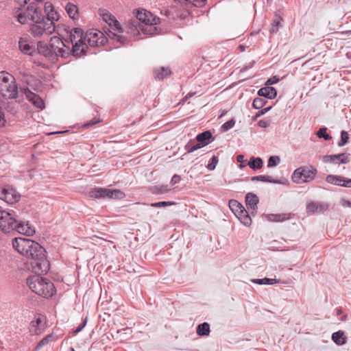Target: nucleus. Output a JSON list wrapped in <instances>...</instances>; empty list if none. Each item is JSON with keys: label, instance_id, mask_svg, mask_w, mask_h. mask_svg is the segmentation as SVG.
<instances>
[{"label": "nucleus", "instance_id": "338daca9", "mask_svg": "<svg viewBox=\"0 0 351 351\" xmlns=\"http://www.w3.org/2000/svg\"><path fill=\"white\" fill-rule=\"evenodd\" d=\"M250 281L254 284H258V285H264V282H263V278H253V279H251Z\"/></svg>", "mask_w": 351, "mask_h": 351}, {"label": "nucleus", "instance_id": "4d7b16f0", "mask_svg": "<svg viewBox=\"0 0 351 351\" xmlns=\"http://www.w3.org/2000/svg\"><path fill=\"white\" fill-rule=\"evenodd\" d=\"M271 106H269L267 108H263L261 109L259 112H258L254 117V119H256L257 117H259L263 114H265L266 112H267L268 111H269L271 109Z\"/></svg>", "mask_w": 351, "mask_h": 351}, {"label": "nucleus", "instance_id": "f257e3e1", "mask_svg": "<svg viewBox=\"0 0 351 351\" xmlns=\"http://www.w3.org/2000/svg\"><path fill=\"white\" fill-rule=\"evenodd\" d=\"M21 10L16 16L17 21L21 24H25L28 21L33 23L30 25L29 32L35 38H40L43 36L52 34L56 27L52 26V23H46L43 16V10L38 7L34 2L29 3L24 10Z\"/></svg>", "mask_w": 351, "mask_h": 351}, {"label": "nucleus", "instance_id": "69168bd1", "mask_svg": "<svg viewBox=\"0 0 351 351\" xmlns=\"http://www.w3.org/2000/svg\"><path fill=\"white\" fill-rule=\"evenodd\" d=\"M256 63V62L254 60L252 61L251 62H250L247 65H245L244 66L242 69H241V71H247V69H251L254 65V64Z\"/></svg>", "mask_w": 351, "mask_h": 351}, {"label": "nucleus", "instance_id": "f704fd0d", "mask_svg": "<svg viewBox=\"0 0 351 351\" xmlns=\"http://www.w3.org/2000/svg\"><path fill=\"white\" fill-rule=\"evenodd\" d=\"M99 14L102 17L103 20L107 23H109L114 19V16L104 9H99Z\"/></svg>", "mask_w": 351, "mask_h": 351}, {"label": "nucleus", "instance_id": "680f3d73", "mask_svg": "<svg viewBox=\"0 0 351 351\" xmlns=\"http://www.w3.org/2000/svg\"><path fill=\"white\" fill-rule=\"evenodd\" d=\"M15 105L14 103H8L6 107L7 110L10 111L12 114H14L16 112V110H14V106Z\"/></svg>", "mask_w": 351, "mask_h": 351}, {"label": "nucleus", "instance_id": "5fc2aeb1", "mask_svg": "<svg viewBox=\"0 0 351 351\" xmlns=\"http://www.w3.org/2000/svg\"><path fill=\"white\" fill-rule=\"evenodd\" d=\"M193 143L194 140H190L186 145L184 146V149L187 151L188 153H192L195 152V149H193Z\"/></svg>", "mask_w": 351, "mask_h": 351}, {"label": "nucleus", "instance_id": "9d476101", "mask_svg": "<svg viewBox=\"0 0 351 351\" xmlns=\"http://www.w3.org/2000/svg\"><path fill=\"white\" fill-rule=\"evenodd\" d=\"M21 195L10 185L0 188V199L8 204H14L19 201Z\"/></svg>", "mask_w": 351, "mask_h": 351}, {"label": "nucleus", "instance_id": "0e129e2a", "mask_svg": "<svg viewBox=\"0 0 351 351\" xmlns=\"http://www.w3.org/2000/svg\"><path fill=\"white\" fill-rule=\"evenodd\" d=\"M342 186L351 188V178H345L344 183H342Z\"/></svg>", "mask_w": 351, "mask_h": 351}, {"label": "nucleus", "instance_id": "20e7f679", "mask_svg": "<svg viewBox=\"0 0 351 351\" xmlns=\"http://www.w3.org/2000/svg\"><path fill=\"white\" fill-rule=\"evenodd\" d=\"M45 250L38 243L34 244L27 258L33 260L31 263L32 271L38 274H46L50 268L49 261L47 260Z\"/></svg>", "mask_w": 351, "mask_h": 351}, {"label": "nucleus", "instance_id": "864d4df0", "mask_svg": "<svg viewBox=\"0 0 351 351\" xmlns=\"http://www.w3.org/2000/svg\"><path fill=\"white\" fill-rule=\"evenodd\" d=\"M271 121L269 119H261L258 122V126L263 128H266L269 127Z\"/></svg>", "mask_w": 351, "mask_h": 351}, {"label": "nucleus", "instance_id": "9b49d317", "mask_svg": "<svg viewBox=\"0 0 351 351\" xmlns=\"http://www.w3.org/2000/svg\"><path fill=\"white\" fill-rule=\"evenodd\" d=\"M87 49L88 45L86 40L70 43V45H69V57L73 56L75 58H80L86 54Z\"/></svg>", "mask_w": 351, "mask_h": 351}, {"label": "nucleus", "instance_id": "774afa93", "mask_svg": "<svg viewBox=\"0 0 351 351\" xmlns=\"http://www.w3.org/2000/svg\"><path fill=\"white\" fill-rule=\"evenodd\" d=\"M21 7H25L30 0H15Z\"/></svg>", "mask_w": 351, "mask_h": 351}, {"label": "nucleus", "instance_id": "4c0bfd02", "mask_svg": "<svg viewBox=\"0 0 351 351\" xmlns=\"http://www.w3.org/2000/svg\"><path fill=\"white\" fill-rule=\"evenodd\" d=\"M19 49L20 50L25 53V54H28V55H32V47L29 46V44H27L25 41H23V40H20L19 43Z\"/></svg>", "mask_w": 351, "mask_h": 351}, {"label": "nucleus", "instance_id": "0eeeda50", "mask_svg": "<svg viewBox=\"0 0 351 351\" xmlns=\"http://www.w3.org/2000/svg\"><path fill=\"white\" fill-rule=\"evenodd\" d=\"M89 196L92 198H108L121 199L125 197V193L119 189H109L106 188H94L89 192Z\"/></svg>", "mask_w": 351, "mask_h": 351}, {"label": "nucleus", "instance_id": "13d9d810", "mask_svg": "<svg viewBox=\"0 0 351 351\" xmlns=\"http://www.w3.org/2000/svg\"><path fill=\"white\" fill-rule=\"evenodd\" d=\"M263 282H264V285H274L276 282H278V280L275 278L273 279V278H264Z\"/></svg>", "mask_w": 351, "mask_h": 351}, {"label": "nucleus", "instance_id": "6e6552de", "mask_svg": "<svg viewBox=\"0 0 351 351\" xmlns=\"http://www.w3.org/2000/svg\"><path fill=\"white\" fill-rule=\"evenodd\" d=\"M229 207L243 224L245 226H250L251 225V217L243 205L237 200L230 199L229 201Z\"/></svg>", "mask_w": 351, "mask_h": 351}, {"label": "nucleus", "instance_id": "603ef678", "mask_svg": "<svg viewBox=\"0 0 351 351\" xmlns=\"http://www.w3.org/2000/svg\"><path fill=\"white\" fill-rule=\"evenodd\" d=\"M279 82V77L277 75H274L270 78H269L266 82L265 85L269 86L272 84H275Z\"/></svg>", "mask_w": 351, "mask_h": 351}, {"label": "nucleus", "instance_id": "a19ab883", "mask_svg": "<svg viewBox=\"0 0 351 351\" xmlns=\"http://www.w3.org/2000/svg\"><path fill=\"white\" fill-rule=\"evenodd\" d=\"M108 25L112 29V30L118 31L119 33L124 32L123 28L121 26L115 18L111 22H110Z\"/></svg>", "mask_w": 351, "mask_h": 351}, {"label": "nucleus", "instance_id": "09e8293b", "mask_svg": "<svg viewBox=\"0 0 351 351\" xmlns=\"http://www.w3.org/2000/svg\"><path fill=\"white\" fill-rule=\"evenodd\" d=\"M87 323V318H85L82 320V323L76 328L75 330H73V335H77L80 332H81L83 328L86 326Z\"/></svg>", "mask_w": 351, "mask_h": 351}, {"label": "nucleus", "instance_id": "2eb2a0df", "mask_svg": "<svg viewBox=\"0 0 351 351\" xmlns=\"http://www.w3.org/2000/svg\"><path fill=\"white\" fill-rule=\"evenodd\" d=\"M44 12L45 13L43 12V16L45 23L47 24L51 23L52 26H55L54 22L59 19L58 13L54 10V8L51 4L47 5V3L45 4Z\"/></svg>", "mask_w": 351, "mask_h": 351}, {"label": "nucleus", "instance_id": "f03ea898", "mask_svg": "<svg viewBox=\"0 0 351 351\" xmlns=\"http://www.w3.org/2000/svg\"><path fill=\"white\" fill-rule=\"evenodd\" d=\"M38 53L51 61L58 60V58H69V44L65 38L61 39L58 36L50 38L49 44L39 41L37 43Z\"/></svg>", "mask_w": 351, "mask_h": 351}, {"label": "nucleus", "instance_id": "f3484780", "mask_svg": "<svg viewBox=\"0 0 351 351\" xmlns=\"http://www.w3.org/2000/svg\"><path fill=\"white\" fill-rule=\"evenodd\" d=\"M65 40L70 45V43L86 40V37L82 28L74 27L71 29L69 37L65 38Z\"/></svg>", "mask_w": 351, "mask_h": 351}, {"label": "nucleus", "instance_id": "ea45409f", "mask_svg": "<svg viewBox=\"0 0 351 351\" xmlns=\"http://www.w3.org/2000/svg\"><path fill=\"white\" fill-rule=\"evenodd\" d=\"M348 141H349L348 133L345 130H342L341 132V138L338 143V145L339 147L344 146L345 145H346L348 143Z\"/></svg>", "mask_w": 351, "mask_h": 351}, {"label": "nucleus", "instance_id": "72a5a7b5", "mask_svg": "<svg viewBox=\"0 0 351 351\" xmlns=\"http://www.w3.org/2000/svg\"><path fill=\"white\" fill-rule=\"evenodd\" d=\"M282 21V19L280 16H276V19L274 20L273 23H271V27L269 29V33L270 34H274L276 32H278L279 27L282 26L281 21Z\"/></svg>", "mask_w": 351, "mask_h": 351}, {"label": "nucleus", "instance_id": "bf43d9fd", "mask_svg": "<svg viewBox=\"0 0 351 351\" xmlns=\"http://www.w3.org/2000/svg\"><path fill=\"white\" fill-rule=\"evenodd\" d=\"M43 321L41 320L40 317H38L36 319V320H34L31 322L33 326H37L38 328H40L42 327Z\"/></svg>", "mask_w": 351, "mask_h": 351}, {"label": "nucleus", "instance_id": "49530a36", "mask_svg": "<svg viewBox=\"0 0 351 351\" xmlns=\"http://www.w3.org/2000/svg\"><path fill=\"white\" fill-rule=\"evenodd\" d=\"M269 219L270 221H282L283 220L285 219V217L284 215H280V214H278V215H270L269 216Z\"/></svg>", "mask_w": 351, "mask_h": 351}, {"label": "nucleus", "instance_id": "e433bc0d", "mask_svg": "<svg viewBox=\"0 0 351 351\" xmlns=\"http://www.w3.org/2000/svg\"><path fill=\"white\" fill-rule=\"evenodd\" d=\"M52 338L53 336L51 335H49L45 337L38 342L34 350L38 351L39 350H40L44 346L48 344L51 341Z\"/></svg>", "mask_w": 351, "mask_h": 351}, {"label": "nucleus", "instance_id": "5701e85b", "mask_svg": "<svg viewBox=\"0 0 351 351\" xmlns=\"http://www.w3.org/2000/svg\"><path fill=\"white\" fill-rule=\"evenodd\" d=\"M154 77L156 80H161L171 75V71L169 67H160L154 70Z\"/></svg>", "mask_w": 351, "mask_h": 351}, {"label": "nucleus", "instance_id": "a18cd8bd", "mask_svg": "<svg viewBox=\"0 0 351 351\" xmlns=\"http://www.w3.org/2000/svg\"><path fill=\"white\" fill-rule=\"evenodd\" d=\"M176 203L174 202H165V201H162V202H156V203H153L152 204V207H165V206H171V205H174Z\"/></svg>", "mask_w": 351, "mask_h": 351}, {"label": "nucleus", "instance_id": "c756f323", "mask_svg": "<svg viewBox=\"0 0 351 351\" xmlns=\"http://www.w3.org/2000/svg\"><path fill=\"white\" fill-rule=\"evenodd\" d=\"M65 9L70 18L75 19L78 17V8L73 3H68Z\"/></svg>", "mask_w": 351, "mask_h": 351}, {"label": "nucleus", "instance_id": "de8ad7c7", "mask_svg": "<svg viewBox=\"0 0 351 351\" xmlns=\"http://www.w3.org/2000/svg\"><path fill=\"white\" fill-rule=\"evenodd\" d=\"M237 160L238 162L240 163V168H243L246 165H247V161L246 160H244V156L242 154H239L237 156Z\"/></svg>", "mask_w": 351, "mask_h": 351}, {"label": "nucleus", "instance_id": "7ed1b4c3", "mask_svg": "<svg viewBox=\"0 0 351 351\" xmlns=\"http://www.w3.org/2000/svg\"><path fill=\"white\" fill-rule=\"evenodd\" d=\"M0 229L5 234L16 232L27 236H32L35 233L34 228L28 222L17 219L14 211H0Z\"/></svg>", "mask_w": 351, "mask_h": 351}, {"label": "nucleus", "instance_id": "4468645a", "mask_svg": "<svg viewBox=\"0 0 351 351\" xmlns=\"http://www.w3.org/2000/svg\"><path fill=\"white\" fill-rule=\"evenodd\" d=\"M21 91L25 94L26 98L35 106L40 109L45 108V103L41 97H40L37 94L32 92L27 87L21 88Z\"/></svg>", "mask_w": 351, "mask_h": 351}, {"label": "nucleus", "instance_id": "8fccbe9b", "mask_svg": "<svg viewBox=\"0 0 351 351\" xmlns=\"http://www.w3.org/2000/svg\"><path fill=\"white\" fill-rule=\"evenodd\" d=\"M108 41L107 37L102 33V35L99 36L98 40L97 41V46H104Z\"/></svg>", "mask_w": 351, "mask_h": 351}, {"label": "nucleus", "instance_id": "dca6fc26", "mask_svg": "<svg viewBox=\"0 0 351 351\" xmlns=\"http://www.w3.org/2000/svg\"><path fill=\"white\" fill-rule=\"evenodd\" d=\"M323 160L324 162H330L334 164H346L350 162V158L348 155L343 153L334 155L324 156Z\"/></svg>", "mask_w": 351, "mask_h": 351}, {"label": "nucleus", "instance_id": "3c124183", "mask_svg": "<svg viewBox=\"0 0 351 351\" xmlns=\"http://www.w3.org/2000/svg\"><path fill=\"white\" fill-rule=\"evenodd\" d=\"M101 121V119H97V118H93L92 120H90V121L86 123L84 125H83V128H89L90 126H93L98 123H99Z\"/></svg>", "mask_w": 351, "mask_h": 351}, {"label": "nucleus", "instance_id": "cd10ccee", "mask_svg": "<svg viewBox=\"0 0 351 351\" xmlns=\"http://www.w3.org/2000/svg\"><path fill=\"white\" fill-rule=\"evenodd\" d=\"M263 165V160L260 157L252 156L250 160L247 162V165H249V167L254 170L260 169L262 168Z\"/></svg>", "mask_w": 351, "mask_h": 351}, {"label": "nucleus", "instance_id": "37998d69", "mask_svg": "<svg viewBox=\"0 0 351 351\" xmlns=\"http://www.w3.org/2000/svg\"><path fill=\"white\" fill-rule=\"evenodd\" d=\"M280 161V158L278 156H271L269 158L267 167H276Z\"/></svg>", "mask_w": 351, "mask_h": 351}, {"label": "nucleus", "instance_id": "aec40b11", "mask_svg": "<svg viewBox=\"0 0 351 351\" xmlns=\"http://www.w3.org/2000/svg\"><path fill=\"white\" fill-rule=\"evenodd\" d=\"M195 140L196 141L201 143L202 145L206 146L211 143L214 138L210 130H206L198 134L195 137Z\"/></svg>", "mask_w": 351, "mask_h": 351}, {"label": "nucleus", "instance_id": "1a4fd4ad", "mask_svg": "<svg viewBox=\"0 0 351 351\" xmlns=\"http://www.w3.org/2000/svg\"><path fill=\"white\" fill-rule=\"evenodd\" d=\"M36 243V241L29 239L16 237L12 240V246L19 254L27 257L28 253L31 251L32 247Z\"/></svg>", "mask_w": 351, "mask_h": 351}, {"label": "nucleus", "instance_id": "c03bdc74", "mask_svg": "<svg viewBox=\"0 0 351 351\" xmlns=\"http://www.w3.org/2000/svg\"><path fill=\"white\" fill-rule=\"evenodd\" d=\"M218 158L217 156H213L211 159H210V161L209 162V163L208 164V165L206 166V168L209 170V171H213L217 163H218Z\"/></svg>", "mask_w": 351, "mask_h": 351}, {"label": "nucleus", "instance_id": "423d86ee", "mask_svg": "<svg viewBox=\"0 0 351 351\" xmlns=\"http://www.w3.org/2000/svg\"><path fill=\"white\" fill-rule=\"evenodd\" d=\"M317 170L313 166H304L296 169L292 175V180L297 184L306 183L313 180Z\"/></svg>", "mask_w": 351, "mask_h": 351}, {"label": "nucleus", "instance_id": "ddd939ff", "mask_svg": "<svg viewBox=\"0 0 351 351\" xmlns=\"http://www.w3.org/2000/svg\"><path fill=\"white\" fill-rule=\"evenodd\" d=\"M328 208V204L326 202L311 201L306 204V213L309 215H319L324 213Z\"/></svg>", "mask_w": 351, "mask_h": 351}, {"label": "nucleus", "instance_id": "473e14b6", "mask_svg": "<svg viewBox=\"0 0 351 351\" xmlns=\"http://www.w3.org/2000/svg\"><path fill=\"white\" fill-rule=\"evenodd\" d=\"M104 31L110 38L115 40L121 44H123L126 40V38L124 36L117 34L108 28H107V30L104 29Z\"/></svg>", "mask_w": 351, "mask_h": 351}, {"label": "nucleus", "instance_id": "4be33fe9", "mask_svg": "<svg viewBox=\"0 0 351 351\" xmlns=\"http://www.w3.org/2000/svg\"><path fill=\"white\" fill-rule=\"evenodd\" d=\"M125 28L127 33L135 35L139 33V29H141V25L138 20L134 19L129 21Z\"/></svg>", "mask_w": 351, "mask_h": 351}, {"label": "nucleus", "instance_id": "052dcab7", "mask_svg": "<svg viewBox=\"0 0 351 351\" xmlns=\"http://www.w3.org/2000/svg\"><path fill=\"white\" fill-rule=\"evenodd\" d=\"M180 181V176L177 174H175L171 178L170 182L172 185H174V184L178 183Z\"/></svg>", "mask_w": 351, "mask_h": 351}, {"label": "nucleus", "instance_id": "7c9ffc66", "mask_svg": "<svg viewBox=\"0 0 351 351\" xmlns=\"http://www.w3.org/2000/svg\"><path fill=\"white\" fill-rule=\"evenodd\" d=\"M210 332V325L207 322L200 324L197 327L196 332L199 336H207Z\"/></svg>", "mask_w": 351, "mask_h": 351}, {"label": "nucleus", "instance_id": "b1692460", "mask_svg": "<svg viewBox=\"0 0 351 351\" xmlns=\"http://www.w3.org/2000/svg\"><path fill=\"white\" fill-rule=\"evenodd\" d=\"M152 18V14L150 12H146L145 10L138 11L136 14V20H138V23L140 21L145 23V25H149L151 23V19Z\"/></svg>", "mask_w": 351, "mask_h": 351}, {"label": "nucleus", "instance_id": "6e6d98bb", "mask_svg": "<svg viewBox=\"0 0 351 351\" xmlns=\"http://www.w3.org/2000/svg\"><path fill=\"white\" fill-rule=\"evenodd\" d=\"M160 18H158V17H154L152 16V18L151 19V23H149L150 26H149L148 27L149 29H153V28L155 29V27H153V25L159 24L160 23ZM149 31H151V29H149Z\"/></svg>", "mask_w": 351, "mask_h": 351}, {"label": "nucleus", "instance_id": "c85d7f7f", "mask_svg": "<svg viewBox=\"0 0 351 351\" xmlns=\"http://www.w3.org/2000/svg\"><path fill=\"white\" fill-rule=\"evenodd\" d=\"M176 2H179L181 3H184L186 5L189 6V5H191L192 6L197 7V8H202L203 7L207 0H174Z\"/></svg>", "mask_w": 351, "mask_h": 351}, {"label": "nucleus", "instance_id": "39448f33", "mask_svg": "<svg viewBox=\"0 0 351 351\" xmlns=\"http://www.w3.org/2000/svg\"><path fill=\"white\" fill-rule=\"evenodd\" d=\"M36 274L27 279V285L29 289L44 298L51 297L56 292L54 285L47 278L41 277V274Z\"/></svg>", "mask_w": 351, "mask_h": 351}, {"label": "nucleus", "instance_id": "e2e57ef3", "mask_svg": "<svg viewBox=\"0 0 351 351\" xmlns=\"http://www.w3.org/2000/svg\"><path fill=\"white\" fill-rule=\"evenodd\" d=\"M193 140H194V143H193V149H195V151L204 147V145H202V144H201V143L196 141L195 138Z\"/></svg>", "mask_w": 351, "mask_h": 351}, {"label": "nucleus", "instance_id": "393cba45", "mask_svg": "<svg viewBox=\"0 0 351 351\" xmlns=\"http://www.w3.org/2000/svg\"><path fill=\"white\" fill-rule=\"evenodd\" d=\"M345 177L337 175H328L326 178V181L331 184L342 186V183H344Z\"/></svg>", "mask_w": 351, "mask_h": 351}, {"label": "nucleus", "instance_id": "6ab92c4d", "mask_svg": "<svg viewBox=\"0 0 351 351\" xmlns=\"http://www.w3.org/2000/svg\"><path fill=\"white\" fill-rule=\"evenodd\" d=\"M259 199L256 195L248 193L245 195V204L248 210H252V213L257 209Z\"/></svg>", "mask_w": 351, "mask_h": 351}, {"label": "nucleus", "instance_id": "a211bd4d", "mask_svg": "<svg viewBox=\"0 0 351 351\" xmlns=\"http://www.w3.org/2000/svg\"><path fill=\"white\" fill-rule=\"evenodd\" d=\"M102 32L97 29H90L85 34L86 43L90 47H97V41Z\"/></svg>", "mask_w": 351, "mask_h": 351}, {"label": "nucleus", "instance_id": "bb28decb", "mask_svg": "<svg viewBox=\"0 0 351 351\" xmlns=\"http://www.w3.org/2000/svg\"><path fill=\"white\" fill-rule=\"evenodd\" d=\"M252 181H261V182H267L270 183H274V184H283L282 180H278V179H273L269 176H254L251 178Z\"/></svg>", "mask_w": 351, "mask_h": 351}, {"label": "nucleus", "instance_id": "a878e982", "mask_svg": "<svg viewBox=\"0 0 351 351\" xmlns=\"http://www.w3.org/2000/svg\"><path fill=\"white\" fill-rule=\"evenodd\" d=\"M332 339L338 346H342L346 343V337L342 330L333 332Z\"/></svg>", "mask_w": 351, "mask_h": 351}, {"label": "nucleus", "instance_id": "58836bf2", "mask_svg": "<svg viewBox=\"0 0 351 351\" xmlns=\"http://www.w3.org/2000/svg\"><path fill=\"white\" fill-rule=\"evenodd\" d=\"M267 101L261 97H256L254 99L252 106L255 109H261Z\"/></svg>", "mask_w": 351, "mask_h": 351}, {"label": "nucleus", "instance_id": "2f4dec72", "mask_svg": "<svg viewBox=\"0 0 351 351\" xmlns=\"http://www.w3.org/2000/svg\"><path fill=\"white\" fill-rule=\"evenodd\" d=\"M14 78L13 76L10 75L6 71H1L0 72V88L3 87L5 88V85L9 84L11 80Z\"/></svg>", "mask_w": 351, "mask_h": 351}, {"label": "nucleus", "instance_id": "79ce46f5", "mask_svg": "<svg viewBox=\"0 0 351 351\" xmlns=\"http://www.w3.org/2000/svg\"><path fill=\"white\" fill-rule=\"evenodd\" d=\"M235 125V120L234 119H231L230 120H228V121H226V123H224L222 125H221V130L223 132H227L229 130H230L231 128H232Z\"/></svg>", "mask_w": 351, "mask_h": 351}, {"label": "nucleus", "instance_id": "f8f14e48", "mask_svg": "<svg viewBox=\"0 0 351 351\" xmlns=\"http://www.w3.org/2000/svg\"><path fill=\"white\" fill-rule=\"evenodd\" d=\"M0 93L2 97L5 99H16L19 95V90L15 79L13 78L9 84L5 85V88H1Z\"/></svg>", "mask_w": 351, "mask_h": 351}, {"label": "nucleus", "instance_id": "412c9836", "mask_svg": "<svg viewBox=\"0 0 351 351\" xmlns=\"http://www.w3.org/2000/svg\"><path fill=\"white\" fill-rule=\"evenodd\" d=\"M258 95L269 99L275 98L277 95V90L271 86H267L260 88L258 90Z\"/></svg>", "mask_w": 351, "mask_h": 351}, {"label": "nucleus", "instance_id": "c9c22d12", "mask_svg": "<svg viewBox=\"0 0 351 351\" xmlns=\"http://www.w3.org/2000/svg\"><path fill=\"white\" fill-rule=\"evenodd\" d=\"M327 128L324 127L321 128L316 132V136L319 138H324L325 141H330L332 139V136L327 132Z\"/></svg>", "mask_w": 351, "mask_h": 351}]
</instances>
